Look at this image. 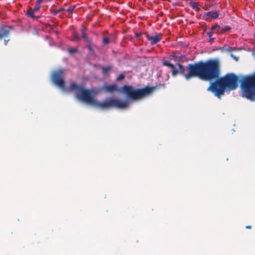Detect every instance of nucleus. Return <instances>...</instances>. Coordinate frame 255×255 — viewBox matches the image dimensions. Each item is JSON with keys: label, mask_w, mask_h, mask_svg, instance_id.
Listing matches in <instances>:
<instances>
[{"label": "nucleus", "mask_w": 255, "mask_h": 255, "mask_svg": "<svg viewBox=\"0 0 255 255\" xmlns=\"http://www.w3.org/2000/svg\"><path fill=\"white\" fill-rule=\"evenodd\" d=\"M186 69L187 73L184 75L187 80L194 77H199L206 81H212L220 78L221 64L217 59H209L205 61H199L189 64Z\"/></svg>", "instance_id": "obj_1"}, {"label": "nucleus", "mask_w": 255, "mask_h": 255, "mask_svg": "<svg viewBox=\"0 0 255 255\" xmlns=\"http://www.w3.org/2000/svg\"><path fill=\"white\" fill-rule=\"evenodd\" d=\"M69 89L75 93L78 99L102 110L112 108L125 109L129 106L128 101L115 98L108 99L103 102H98L93 97L94 90L85 89L83 86L78 85L75 82L70 83Z\"/></svg>", "instance_id": "obj_2"}, {"label": "nucleus", "mask_w": 255, "mask_h": 255, "mask_svg": "<svg viewBox=\"0 0 255 255\" xmlns=\"http://www.w3.org/2000/svg\"><path fill=\"white\" fill-rule=\"evenodd\" d=\"M103 89L108 92L119 91L125 94L130 100L137 101L150 96L155 90V87L145 86L142 88L134 89L131 86L124 85L119 89L116 85H105Z\"/></svg>", "instance_id": "obj_3"}, {"label": "nucleus", "mask_w": 255, "mask_h": 255, "mask_svg": "<svg viewBox=\"0 0 255 255\" xmlns=\"http://www.w3.org/2000/svg\"><path fill=\"white\" fill-rule=\"evenodd\" d=\"M239 77L233 73H229L211 83L207 91L212 92L220 98L224 94L226 89L235 90L238 87Z\"/></svg>", "instance_id": "obj_4"}, {"label": "nucleus", "mask_w": 255, "mask_h": 255, "mask_svg": "<svg viewBox=\"0 0 255 255\" xmlns=\"http://www.w3.org/2000/svg\"><path fill=\"white\" fill-rule=\"evenodd\" d=\"M241 86L243 96L252 101H255V75L245 77Z\"/></svg>", "instance_id": "obj_5"}, {"label": "nucleus", "mask_w": 255, "mask_h": 255, "mask_svg": "<svg viewBox=\"0 0 255 255\" xmlns=\"http://www.w3.org/2000/svg\"><path fill=\"white\" fill-rule=\"evenodd\" d=\"M63 73L64 70L59 69L54 71L51 74V81L52 83L62 90L65 89V82L63 78Z\"/></svg>", "instance_id": "obj_6"}, {"label": "nucleus", "mask_w": 255, "mask_h": 255, "mask_svg": "<svg viewBox=\"0 0 255 255\" xmlns=\"http://www.w3.org/2000/svg\"><path fill=\"white\" fill-rule=\"evenodd\" d=\"M162 64L163 66L168 67L171 69L172 75L173 76H176L178 74H181L184 77V75L186 74L185 73V68L180 63H178L176 65L178 67V69H176L174 65L167 60L163 61Z\"/></svg>", "instance_id": "obj_7"}, {"label": "nucleus", "mask_w": 255, "mask_h": 255, "mask_svg": "<svg viewBox=\"0 0 255 255\" xmlns=\"http://www.w3.org/2000/svg\"><path fill=\"white\" fill-rule=\"evenodd\" d=\"M145 35L147 39L150 41L151 45H154L156 44L157 42L161 40V36L162 34L155 33L154 35L151 36L148 34L145 33Z\"/></svg>", "instance_id": "obj_8"}, {"label": "nucleus", "mask_w": 255, "mask_h": 255, "mask_svg": "<svg viewBox=\"0 0 255 255\" xmlns=\"http://www.w3.org/2000/svg\"><path fill=\"white\" fill-rule=\"evenodd\" d=\"M9 34V31L5 27H0V40L7 37Z\"/></svg>", "instance_id": "obj_9"}, {"label": "nucleus", "mask_w": 255, "mask_h": 255, "mask_svg": "<svg viewBox=\"0 0 255 255\" xmlns=\"http://www.w3.org/2000/svg\"><path fill=\"white\" fill-rule=\"evenodd\" d=\"M219 11H211L206 12L204 16H208L209 18L215 19H217L219 17Z\"/></svg>", "instance_id": "obj_10"}, {"label": "nucleus", "mask_w": 255, "mask_h": 255, "mask_svg": "<svg viewBox=\"0 0 255 255\" xmlns=\"http://www.w3.org/2000/svg\"><path fill=\"white\" fill-rule=\"evenodd\" d=\"M34 12L32 11V8H29L26 13L27 16L31 17L32 18H39L40 16H36L34 15Z\"/></svg>", "instance_id": "obj_11"}, {"label": "nucleus", "mask_w": 255, "mask_h": 255, "mask_svg": "<svg viewBox=\"0 0 255 255\" xmlns=\"http://www.w3.org/2000/svg\"><path fill=\"white\" fill-rule=\"evenodd\" d=\"M84 29H81L82 37L84 39L88 44H90L92 42L91 39H89L87 34L85 33Z\"/></svg>", "instance_id": "obj_12"}, {"label": "nucleus", "mask_w": 255, "mask_h": 255, "mask_svg": "<svg viewBox=\"0 0 255 255\" xmlns=\"http://www.w3.org/2000/svg\"><path fill=\"white\" fill-rule=\"evenodd\" d=\"M75 6L74 5L71 6L69 7L67 9H65V11L68 12V16L70 17L71 14L72 13Z\"/></svg>", "instance_id": "obj_13"}, {"label": "nucleus", "mask_w": 255, "mask_h": 255, "mask_svg": "<svg viewBox=\"0 0 255 255\" xmlns=\"http://www.w3.org/2000/svg\"><path fill=\"white\" fill-rule=\"evenodd\" d=\"M221 28L222 26H220L218 24H216L215 25H213L211 27V30H216L217 32L220 33L221 32Z\"/></svg>", "instance_id": "obj_14"}, {"label": "nucleus", "mask_w": 255, "mask_h": 255, "mask_svg": "<svg viewBox=\"0 0 255 255\" xmlns=\"http://www.w3.org/2000/svg\"><path fill=\"white\" fill-rule=\"evenodd\" d=\"M111 67L110 66H107L103 67L102 69V72L104 74H106L111 69Z\"/></svg>", "instance_id": "obj_15"}, {"label": "nucleus", "mask_w": 255, "mask_h": 255, "mask_svg": "<svg viewBox=\"0 0 255 255\" xmlns=\"http://www.w3.org/2000/svg\"><path fill=\"white\" fill-rule=\"evenodd\" d=\"M41 7V5L38 4L36 2L35 5V6L33 8H32V10L33 11H34L35 13L37 11L39 10Z\"/></svg>", "instance_id": "obj_16"}, {"label": "nucleus", "mask_w": 255, "mask_h": 255, "mask_svg": "<svg viewBox=\"0 0 255 255\" xmlns=\"http://www.w3.org/2000/svg\"><path fill=\"white\" fill-rule=\"evenodd\" d=\"M231 29V27L230 26L225 25L224 26H222L221 32L229 31Z\"/></svg>", "instance_id": "obj_17"}, {"label": "nucleus", "mask_w": 255, "mask_h": 255, "mask_svg": "<svg viewBox=\"0 0 255 255\" xmlns=\"http://www.w3.org/2000/svg\"><path fill=\"white\" fill-rule=\"evenodd\" d=\"M191 6L193 9H195L196 11H198L200 10V8L198 6V4L196 2H192L191 3Z\"/></svg>", "instance_id": "obj_18"}, {"label": "nucleus", "mask_w": 255, "mask_h": 255, "mask_svg": "<svg viewBox=\"0 0 255 255\" xmlns=\"http://www.w3.org/2000/svg\"><path fill=\"white\" fill-rule=\"evenodd\" d=\"M102 42L104 44H108L110 42V39L108 37H104L102 39Z\"/></svg>", "instance_id": "obj_19"}, {"label": "nucleus", "mask_w": 255, "mask_h": 255, "mask_svg": "<svg viewBox=\"0 0 255 255\" xmlns=\"http://www.w3.org/2000/svg\"><path fill=\"white\" fill-rule=\"evenodd\" d=\"M125 75L123 74H120L118 77L117 78V81H121L123 80L125 78Z\"/></svg>", "instance_id": "obj_20"}, {"label": "nucleus", "mask_w": 255, "mask_h": 255, "mask_svg": "<svg viewBox=\"0 0 255 255\" xmlns=\"http://www.w3.org/2000/svg\"><path fill=\"white\" fill-rule=\"evenodd\" d=\"M68 51L70 53L72 54V53H74L77 52V49L76 48H71V49H69Z\"/></svg>", "instance_id": "obj_21"}, {"label": "nucleus", "mask_w": 255, "mask_h": 255, "mask_svg": "<svg viewBox=\"0 0 255 255\" xmlns=\"http://www.w3.org/2000/svg\"><path fill=\"white\" fill-rule=\"evenodd\" d=\"M49 0H36V2L39 4V5H40V3L42 2H46V1H49Z\"/></svg>", "instance_id": "obj_22"}, {"label": "nucleus", "mask_w": 255, "mask_h": 255, "mask_svg": "<svg viewBox=\"0 0 255 255\" xmlns=\"http://www.w3.org/2000/svg\"><path fill=\"white\" fill-rule=\"evenodd\" d=\"M73 36H74V40H78L79 39V36L77 33H76L74 34Z\"/></svg>", "instance_id": "obj_23"}, {"label": "nucleus", "mask_w": 255, "mask_h": 255, "mask_svg": "<svg viewBox=\"0 0 255 255\" xmlns=\"http://www.w3.org/2000/svg\"><path fill=\"white\" fill-rule=\"evenodd\" d=\"M51 12L53 15H55L58 13L57 9V10H51Z\"/></svg>", "instance_id": "obj_24"}, {"label": "nucleus", "mask_w": 255, "mask_h": 255, "mask_svg": "<svg viewBox=\"0 0 255 255\" xmlns=\"http://www.w3.org/2000/svg\"><path fill=\"white\" fill-rule=\"evenodd\" d=\"M207 35L209 37H211L213 35L212 31L211 30V31L208 32Z\"/></svg>", "instance_id": "obj_25"}, {"label": "nucleus", "mask_w": 255, "mask_h": 255, "mask_svg": "<svg viewBox=\"0 0 255 255\" xmlns=\"http://www.w3.org/2000/svg\"><path fill=\"white\" fill-rule=\"evenodd\" d=\"M141 35H142L141 33H135V37L136 38H138V37H140L141 36Z\"/></svg>", "instance_id": "obj_26"}, {"label": "nucleus", "mask_w": 255, "mask_h": 255, "mask_svg": "<svg viewBox=\"0 0 255 255\" xmlns=\"http://www.w3.org/2000/svg\"><path fill=\"white\" fill-rule=\"evenodd\" d=\"M58 12L61 11H65V9L63 7H60L58 9H57Z\"/></svg>", "instance_id": "obj_27"}, {"label": "nucleus", "mask_w": 255, "mask_h": 255, "mask_svg": "<svg viewBox=\"0 0 255 255\" xmlns=\"http://www.w3.org/2000/svg\"><path fill=\"white\" fill-rule=\"evenodd\" d=\"M246 228L248 229H251L252 228V226L251 225H248L246 227Z\"/></svg>", "instance_id": "obj_28"}, {"label": "nucleus", "mask_w": 255, "mask_h": 255, "mask_svg": "<svg viewBox=\"0 0 255 255\" xmlns=\"http://www.w3.org/2000/svg\"><path fill=\"white\" fill-rule=\"evenodd\" d=\"M171 56L172 57H175V58H177V56L176 55H175V54H172V55H171Z\"/></svg>", "instance_id": "obj_29"}, {"label": "nucleus", "mask_w": 255, "mask_h": 255, "mask_svg": "<svg viewBox=\"0 0 255 255\" xmlns=\"http://www.w3.org/2000/svg\"><path fill=\"white\" fill-rule=\"evenodd\" d=\"M89 49L90 50H92V48H91V47L90 46H89Z\"/></svg>", "instance_id": "obj_30"}, {"label": "nucleus", "mask_w": 255, "mask_h": 255, "mask_svg": "<svg viewBox=\"0 0 255 255\" xmlns=\"http://www.w3.org/2000/svg\"><path fill=\"white\" fill-rule=\"evenodd\" d=\"M214 39L213 38H211V41H213Z\"/></svg>", "instance_id": "obj_31"}]
</instances>
